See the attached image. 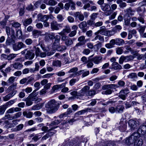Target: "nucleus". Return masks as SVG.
<instances>
[{
  "mask_svg": "<svg viewBox=\"0 0 146 146\" xmlns=\"http://www.w3.org/2000/svg\"><path fill=\"white\" fill-rule=\"evenodd\" d=\"M138 131L132 133L129 137L126 139L125 143L128 145L134 144L135 146H141L143 145V141L141 135Z\"/></svg>",
  "mask_w": 146,
  "mask_h": 146,
  "instance_id": "f257e3e1",
  "label": "nucleus"
},
{
  "mask_svg": "<svg viewBox=\"0 0 146 146\" xmlns=\"http://www.w3.org/2000/svg\"><path fill=\"white\" fill-rule=\"evenodd\" d=\"M47 113L49 114H52L55 113L59 107V104L54 100H52L49 101L45 104Z\"/></svg>",
  "mask_w": 146,
  "mask_h": 146,
  "instance_id": "f03ea898",
  "label": "nucleus"
},
{
  "mask_svg": "<svg viewBox=\"0 0 146 146\" xmlns=\"http://www.w3.org/2000/svg\"><path fill=\"white\" fill-rule=\"evenodd\" d=\"M118 87V86L115 84H111L110 85H105L103 86L102 89L104 90H106L105 91H103L102 93L107 95L110 94L112 92L111 89H115Z\"/></svg>",
  "mask_w": 146,
  "mask_h": 146,
  "instance_id": "7ed1b4c3",
  "label": "nucleus"
},
{
  "mask_svg": "<svg viewBox=\"0 0 146 146\" xmlns=\"http://www.w3.org/2000/svg\"><path fill=\"white\" fill-rule=\"evenodd\" d=\"M60 36L58 35H56L55 36V40L52 45V47L54 49L52 51H51L50 52H48L47 53L48 56H50L53 54L55 52V49L58 47L59 45V42L60 40Z\"/></svg>",
  "mask_w": 146,
  "mask_h": 146,
  "instance_id": "20e7f679",
  "label": "nucleus"
},
{
  "mask_svg": "<svg viewBox=\"0 0 146 146\" xmlns=\"http://www.w3.org/2000/svg\"><path fill=\"white\" fill-rule=\"evenodd\" d=\"M102 10L104 12L105 15L109 16L112 13L110 6L108 3H104L101 6Z\"/></svg>",
  "mask_w": 146,
  "mask_h": 146,
  "instance_id": "39448f33",
  "label": "nucleus"
},
{
  "mask_svg": "<svg viewBox=\"0 0 146 146\" xmlns=\"http://www.w3.org/2000/svg\"><path fill=\"white\" fill-rule=\"evenodd\" d=\"M129 127L131 131L135 130L137 129L139 125V122L133 119H130L128 122Z\"/></svg>",
  "mask_w": 146,
  "mask_h": 146,
  "instance_id": "423d86ee",
  "label": "nucleus"
},
{
  "mask_svg": "<svg viewBox=\"0 0 146 146\" xmlns=\"http://www.w3.org/2000/svg\"><path fill=\"white\" fill-rule=\"evenodd\" d=\"M134 59V56L132 55L127 56H121L120 58L119 62L120 64H122L123 62L125 61L126 62L132 60Z\"/></svg>",
  "mask_w": 146,
  "mask_h": 146,
  "instance_id": "0eeeda50",
  "label": "nucleus"
},
{
  "mask_svg": "<svg viewBox=\"0 0 146 146\" xmlns=\"http://www.w3.org/2000/svg\"><path fill=\"white\" fill-rule=\"evenodd\" d=\"M129 93L128 89L126 88L121 90L119 93V97L123 100H125L128 94Z\"/></svg>",
  "mask_w": 146,
  "mask_h": 146,
  "instance_id": "6e6552de",
  "label": "nucleus"
},
{
  "mask_svg": "<svg viewBox=\"0 0 146 146\" xmlns=\"http://www.w3.org/2000/svg\"><path fill=\"white\" fill-rule=\"evenodd\" d=\"M60 24L56 21H52L50 23V28L52 30H58L60 27Z\"/></svg>",
  "mask_w": 146,
  "mask_h": 146,
  "instance_id": "1a4fd4ad",
  "label": "nucleus"
},
{
  "mask_svg": "<svg viewBox=\"0 0 146 146\" xmlns=\"http://www.w3.org/2000/svg\"><path fill=\"white\" fill-rule=\"evenodd\" d=\"M38 45H40L42 50L45 52H44L40 53L38 56H40L41 58L45 57L46 56V52L50 50L49 48H46L44 44H40V43H39L37 45V46Z\"/></svg>",
  "mask_w": 146,
  "mask_h": 146,
  "instance_id": "9d476101",
  "label": "nucleus"
},
{
  "mask_svg": "<svg viewBox=\"0 0 146 146\" xmlns=\"http://www.w3.org/2000/svg\"><path fill=\"white\" fill-rule=\"evenodd\" d=\"M90 89V87L85 86L82 88L78 93V96H84L87 94V93Z\"/></svg>",
  "mask_w": 146,
  "mask_h": 146,
  "instance_id": "9b49d317",
  "label": "nucleus"
},
{
  "mask_svg": "<svg viewBox=\"0 0 146 146\" xmlns=\"http://www.w3.org/2000/svg\"><path fill=\"white\" fill-rule=\"evenodd\" d=\"M100 34L106 36L108 35V31L106 30L105 26H102L100 27V29L94 33L95 35Z\"/></svg>",
  "mask_w": 146,
  "mask_h": 146,
  "instance_id": "f8f14e48",
  "label": "nucleus"
},
{
  "mask_svg": "<svg viewBox=\"0 0 146 146\" xmlns=\"http://www.w3.org/2000/svg\"><path fill=\"white\" fill-rule=\"evenodd\" d=\"M25 45L21 42H19L17 44H15L13 46V49L14 51L18 50L21 48H25Z\"/></svg>",
  "mask_w": 146,
  "mask_h": 146,
  "instance_id": "ddd939ff",
  "label": "nucleus"
},
{
  "mask_svg": "<svg viewBox=\"0 0 146 146\" xmlns=\"http://www.w3.org/2000/svg\"><path fill=\"white\" fill-rule=\"evenodd\" d=\"M82 1L83 3L84 4L83 8L85 10L87 9L90 7V4H94L92 1L90 0H82Z\"/></svg>",
  "mask_w": 146,
  "mask_h": 146,
  "instance_id": "4468645a",
  "label": "nucleus"
},
{
  "mask_svg": "<svg viewBox=\"0 0 146 146\" xmlns=\"http://www.w3.org/2000/svg\"><path fill=\"white\" fill-rule=\"evenodd\" d=\"M64 28L61 32L58 33L59 35L63 36L64 35L65 33H68L71 32V28L69 25H66L64 27Z\"/></svg>",
  "mask_w": 146,
  "mask_h": 146,
  "instance_id": "2eb2a0df",
  "label": "nucleus"
},
{
  "mask_svg": "<svg viewBox=\"0 0 146 146\" xmlns=\"http://www.w3.org/2000/svg\"><path fill=\"white\" fill-rule=\"evenodd\" d=\"M35 56V54L32 50H28L25 54V57L26 59L31 60L34 58Z\"/></svg>",
  "mask_w": 146,
  "mask_h": 146,
  "instance_id": "dca6fc26",
  "label": "nucleus"
},
{
  "mask_svg": "<svg viewBox=\"0 0 146 146\" xmlns=\"http://www.w3.org/2000/svg\"><path fill=\"white\" fill-rule=\"evenodd\" d=\"M90 72L88 70H80L76 73V75L78 76L82 74V77H85L88 76Z\"/></svg>",
  "mask_w": 146,
  "mask_h": 146,
  "instance_id": "f3484780",
  "label": "nucleus"
},
{
  "mask_svg": "<svg viewBox=\"0 0 146 146\" xmlns=\"http://www.w3.org/2000/svg\"><path fill=\"white\" fill-rule=\"evenodd\" d=\"M37 18L39 20L42 22L47 21L49 18L48 15H44L41 14H39L37 16Z\"/></svg>",
  "mask_w": 146,
  "mask_h": 146,
  "instance_id": "a211bd4d",
  "label": "nucleus"
},
{
  "mask_svg": "<svg viewBox=\"0 0 146 146\" xmlns=\"http://www.w3.org/2000/svg\"><path fill=\"white\" fill-rule=\"evenodd\" d=\"M138 131L141 135H143L146 132V123L143 124L138 129Z\"/></svg>",
  "mask_w": 146,
  "mask_h": 146,
  "instance_id": "6ab92c4d",
  "label": "nucleus"
},
{
  "mask_svg": "<svg viewBox=\"0 0 146 146\" xmlns=\"http://www.w3.org/2000/svg\"><path fill=\"white\" fill-rule=\"evenodd\" d=\"M60 121H61L60 120H57L52 122L50 124V126L51 128L49 129L48 130V131H50L52 130V129H55L56 128L57 126L56 125L59 124Z\"/></svg>",
  "mask_w": 146,
  "mask_h": 146,
  "instance_id": "aec40b11",
  "label": "nucleus"
},
{
  "mask_svg": "<svg viewBox=\"0 0 146 146\" xmlns=\"http://www.w3.org/2000/svg\"><path fill=\"white\" fill-rule=\"evenodd\" d=\"M91 60L95 64H98L102 61V57L100 56H97L92 58Z\"/></svg>",
  "mask_w": 146,
  "mask_h": 146,
  "instance_id": "412c9836",
  "label": "nucleus"
},
{
  "mask_svg": "<svg viewBox=\"0 0 146 146\" xmlns=\"http://www.w3.org/2000/svg\"><path fill=\"white\" fill-rule=\"evenodd\" d=\"M11 66H13L14 68L17 70H21L22 69L23 65L22 63L19 62H15L14 64H12L11 65Z\"/></svg>",
  "mask_w": 146,
  "mask_h": 146,
  "instance_id": "4be33fe9",
  "label": "nucleus"
},
{
  "mask_svg": "<svg viewBox=\"0 0 146 146\" xmlns=\"http://www.w3.org/2000/svg\"><path fill=\"white\" fill-rule=\"evenodd\" d=\"M74 15L75 17L78 18L81 21H83L84 19V16L81 12H76L74 13Z\"/></svg>",
  "mask_w": 146,
  "mask_h": 146,
  "instance_id": "5701e85b",
  "label": "nucleus"
},
{
  "mask_svg": "<svg viewBox=\"0 0 146 146\" xmlns=\"http://www.w3.org/2000/svg\"><path fill=\"white\" fill-rule=\"evenodd\" d=\"M79 27L82 29L83 32H85L86 31V29H85L87 26L86 22V21H84L81 22L79 25Z\"/></svg>",
  "mask_w": 146,
  "mask_h": 146,
  "instance_id": "b1692460",
  "label": "nucleus"
},
{
  "mask_svg": "<svg viewBox=\"0 0 146 146\" xmlns=\"http://www.w3.org/2000/svg\"><path fill=\"white\" fill-rule=\"evenodd\" d=\"M69 146H81L78 139L72 140L69 143Z\"/></svg>",
  "mask_w": 146,
  "mask_h": 146,
  "instance_id": "393cba45",
  "label": "nucleus"
},
{
  "mask_svg": "<svg viewBox=\"0 0 146 146\" xmlns=\"http://www.w3.org/2000/svg\"><path fill=\"white\" fill-rule=\"evenodd\" d=\"M73 112L72 109L71 108H69L67 110V111L61 114L59 116L60 118H62L64 116H66L67 115L70 114Z\"/></svg>",
  "mask_w": 146,
  "mask_h": 146,
  "instance_id": "a878e982",
  "label": "nucleus"
},
{
  "mask_svg": "<svg viewBox=\"0 0 146 146\" xmlns=\"http://www.w3.org/2000/svg\"><path fill=\"white\" fill-rule=\"evenodd\" d=\"M112 68L115 70H119L121 69L122 67L121 65L119 64L116 62H113L112 64Z\"/></svg>",
  "mask_w": 146,
  "mask_h": 146,
  "instance_id": "bb28decb",
  "label": "nucleus"
},
{
  "mask_svg": "<svg viewBox=\"0 0 146 146\" xmlns=\"http://www.w3.org/2000/svg\"><path fill=\"white\" fill-rule=\"evenodd\" d=\"M36 90H34L28 96L29 98L32 100V101L36 99V96L38 95V94L36 93Z\"/></svg>",
  "mask_w": 146,
  "mask_h": 146,
  "instance_id": "cd10ccee",
  "label": "nucleus"
},
{
  "mask_svg": "<svg viewBox=\"0 0 146 146\" xmlns=\"http://www.w3.org/2000/svg\"><path fill=\"white\" fill-rule=\"evenodd\" d=\"M32 33L33 37L36 38L38 37L40 35L41 32L40 31L37 30H34L32 31Z\"/></svg>",
  "mask_w": 146,
  "mask_h": 146,
  "instance_id": "c85d7f7f",
  "label": "nucleus"
},
{
  "mask_svg": "<svg viewBox=\"0 0 146 146\" xmlns=\"http://www.w3.org/2000/svg\"><path fill=\"white\" fill-rule=\"evenodd\" d=\"M126 14L129 16V15L132 16L134 15V13L135 12V11L133 10L131 7L129 8L126 9Z\"/></svg>",
  "mask_w": 146,
  "mask_h": 146,
  "instance_id": "c756f323",
  "label": "nucleus"
},
{
  "mask_svg": "<svg viewBox=\"0 0 146 146\" xmlns=\"http://www.w3.org/2000/svg\"><path fill=\"white\" fill-rule=\"evenodd\" d=\"M78 70V68L76 67H74L68 71V73H74V74H71L70 75V76L71 77H73L74 76H75L76 75V73Z\"/></svg>",
  "mask_w": 146,
  "mask_h": 146,
  "instance_id": "7c9ffc66",
  "label": "nucleus"
},
{
  "mask_svg": "<svg viewBox=\"0 0 146 146\" xmlns=\"http://www.w3.org/2000/svg\"><path fill=\"white\" fill-rule=\"evenodd\" d=\"M125 43L124 40L120 38L116 39V44L118 45H122Z\"/></svg>",
  "mask_w": 146,
  "mask_h": 146,
  "instance_id": "2f4dec72",
  "label": "nucleus"
},
{
  "mask_svg": "<svg viewBox=\"0 0 146 146\" xmlns=\"http://www.w3.org/2000/svg\"><path fill=\"white\" fill-rule=\"evenodd\" d=\"M44 133L42 132L41 133V134H43ZM41 133H40L39 134H36L35 136L32 138V140L35 142H36L39 140L42 137V136L40 134Z\"/></svg>",
  "mask_w": 146,
  "mask_h": 146,
  "instance_id": "473e14b6",
  "label": "nucleus"
},
{
  "mask_svg": "<svg viewBox=\"0 0 146 146\" xmlns=\"http://www.w3.org/2000/svg\"><path fill=\"white\" fill-rule=\"evenodd\" d=\"M137 11L139 15L144 14L145 11V8L143 6L139 7L138 8Z\"/></svg>",
  "mask_w": 146,
  "mask_h": 146,
  "instance_id": "72a5a7b5",
  "label": "nucleus"
},
{
  "mask_svg": "<svg viewBox=\"0 0 146 146\" xmlns=\"http://www.w3.org/2000/svg\"><path fill=\"white\" fill-rule=\"evenodd\" d=\"M15 43V41L12 38L7 39L6 42V44L7 45H13V46Z\"/></svg>",
  "mask_w": 146,
  "mask_h": 146,
  "instance_id": "f704fd0d",
  "label": "nucleus"
},
{
  "mask_svg": "<svg viewBox=\"0 0 146 146\" xmlns=\"http://www.w3.org/2000/svg\"><path fill=\"white\" fill-rule=\"evenodd\" d=\"M24 127L23 124H21L17 126L15 128L13 129V131H17L21 130Z\"/></svg>",
  "mask_w": 146,
  "mask_h": 146,
  "instance_id": "c9c22d12",
  "label": "nucleus"
},
{
  "mask_svg": "<svg viewBox=\"0 0 146 146\" xmlns=\"http://www.w3.org/2000/svg\"><path fill=\"white\" fill-rule=\"evenodd\" d=\"M23 114L24 117H25L27 118H30L32 117L33 113L31 112H27L26 111H24L23 112Z\"/></svg>",
  "mask_w": 146,
  "mask_h": 146,
  "instance_id": "e433bc0d",
  "label": "nucleus"
},
{
  "mask_svg": "<svg viewBox=\"0 0 146 146\" xmlns=\"http://www.w3.org/2000/svg\"><path fill=\"white\" fill-rule=\"evenodd\" d=\"M127 127V123L125 122L124 123L120 125L119 129L121 131L124 132L126 130Z\"/></svg>",
  "mask_w": 146,
  "mask_h": 146,
  "instance_id": "4c0bfd02",
  "label": "nucleus"
},
{
  "mask_svg": "<svg viewBox=\"0 0 146 146\" xmlns=\"http://www.w3.org/2000/svg\"><path fill=\"white\" fill-rule=\"evenodd\" d=\"M116 112L118 113H121L123 112L124 109V107L122 105H119L116 107Z\"/></svg>",
  "mask_w": 146,
  "mask_h": 146,
  "instance_id": "58836bf2",
  "label": "nucleus"
},
{
  "mask_svg": "<svg viewBox=\"0 0 146 146\" xmlns=\"http://www.w3.org/2000/svg\"><path fill=\"white\" fill-rule=\"evenodd\" d=\"M16 100V99L12 100L6 102L5 104L4 105L6 106V108H7V107L10 106L12 105L15 102Z\"/></svg>",
  "mask_w": 146,
  "mask_h": 146,
  "instance_id": "ea45409f",
  "label": "nucleus"
},
{
  "mask_svg": "<svg viewBox=\"0 0 146 146\" xmlns=\"http://www.w3.org/2000/svg\"><path fill=\"white\" fill-rule=\"evenodd\" d=\"M46 38H49L50 39H53L55 38V33H47L46 34Z\"/></svg>",
  "mask_w": 146,
  "mask_h": 146,
  "instance_id": "a19ab883",
  "label": "nucleus"
},
{
  "mask_svg": "<svg viewBox=\"0 0 146 146\" xmlns=\"http://www.w3.org/2000/svg\"><path fill=\"white\" fill-rule=\"evenodd\" d=\"M17 84L16 82L13 83L8 88L7 90L9 91L14 90L17 88Z\"/></svg>",
  "mask_w": 146,
  "mask_h": 146,
  "instance_id": "79ce46f5",
  "label": "nucleus"
},
{
  "mask_svg": "<svg viewBox=\"0 0 146 146\" xmlns=\"http://www.w3.org/2000/svg\"><path fill=\"white\" fill-rule=\"evenodd\" d=\"M22 115V112H19L13 115L11 117V119H17Z\"/></svg>",
  "mask_w": 146,
  "mask_h": 146,
  "instance_id": "37998d69",
  "label": "nucleus"
},
{
  "mask_svg": "<svg viewBox=\"0 0 146 146\" xmlns=\"http://www.w3.org/2000/svg\"><path fill=\"white\" fill-rule=\"evenodd\" d=\"M127 77L129 78L134 79L137 78V74L133 72L129 74V75L127 76Z\"/></svg>",
  "mask_w": 146,
  "mask_h": 146,
  "instance_id": "c03bdc74",
  "label": "nucleus"
},
{
  "mask_svg": "<svg viewBox=\"0 0 146 146\" xmlns=\"http://www.w3.org/2000/svg\"><path fill=\"white\" fill-rule=\"evenodd\" d=\"M52 65L54 66L60 67L61 65V62L60 61L58 60L54 61L52 62Z\"/></svg>",
  "mask_w": 146,
  "mask_h": 146,
  "instance_id": "a18cd8bd",
  "label": "nucleus"
},
{
  "mask_svg": "<svg viewBox=\"0 0 146 146\" xmlns=\"http://www.w3.org/2000/svg\"><path fill=\"white\" fill-rule=\"evenodd\" d=\"M88 111V108L84 110H81V111H79L76 113L75 114V115L77 116L78 115H82L84 113H86Z\"/></svg>",
  "mask_w": 146,
  "mask_h": 146,
  "instance_id": "49530a36",
  "label": "nucleus"
},
{
  "mask_svg": "<svg viewBox=\"0 0 146 146\" xmlns=\"http://www.w3.org/2000/svg\"><path fill=\"white\" fill-rule=\"evenodd\" d=\"M32 21L31 18L26 19L23 22V25L25 26H27L28 25L31 24Z\"/></svg>",
  "mask_w": 146,
  "mask_h": 146,
  "instance_id": "de8ad7c7",
  "label": "nucleus"
},
{
  "mask_svg": "<svg viewBox=\"0 0 146 146\" xmlns=\"http://www.w3.org/2000/svg\"><path fill=\"white\" fill-rule=\"evenodd\" d=\"M126 16H124V23L125 25H128L130 23V17L129 16H128L127 18H125Z\"/></svg>",
  "mask_w": 146,
  "mask_h": 146,
  "instance_id": "09e8293b",
  "label": "nucleus"
},
{
  "mask_svg": "<svg viewBox=\"0 0 146 146\" xmlns=\"http://www.w3.org/2000/svg\"><path fill=\"white\" fill-rule=\"evenodd\" d=\"M6 106L4 105L0 106V115L3 114L6 110Z\"/></svg>",
  "mask_w": 146,
  "mask_h": 146,
  "instance_id": "8fccbe9b",
  "label": "nucleus"
},
{
  "mask_svg": "<svg viewBox=\"0 0 146 146\" xmlns=\"http://www.w3.org/2000/svg\"><path fill=\"white\" fill-rule=\"evenodd\" d=\"M73 43V41L72 39L70 38H67L66 41L65 42V44L67 46H70Z\"/></svg>",
  "mask_w": 146,
  "mask_h": 146,
  "instance_id": "3c124183",
  "label": "nucleus"
},
{
  "mask_svg": "<svg viewBox=\"0 0 146 146\" xmlns=\"http://www.w3.org/2000/svg\"><path fill=\"white\" fill-rule=\"evenodd\" d=\"M56 18L58 22H62L64 19V17L61 14H58L56 16Z\"/></svg>",
  "mask_w": 146,
  "mask_h": 146,
  "instance_id": "603ef678",
  "label": "nucleus"
},
{
  "mask_svg": "<svg viewBox=\"0 0 146 146\" xmlns=\"http://www.w3.org/2000/svg\"><path fill=\"white\" fill-rule=\"evenodd\" d=\"M15 77L14 76L10 77L7 80V82L9 84H11L13 83L15 79Z\"/></svg>",
  "mask_w": 146,
  "mask_h": 146,
  "instance_id": "864d4df0",
  "label": "nucleus"
},
{
  "mask_svg": "<svg viewBox=\"0 0 146 146\" xmlns=\"http://www.w3.org/2000/svg\"><path fill=\"white\" fill-rule=\"evenodd\" d=\"M144 14H142L141 15H139V16L137 18L138 20L142 23H144Z\"/></svg>",
  "mask_w": 146,
  "mask_h": 146,
  "instance_id": "5fc2aeb1",
  "label": "nucleus"
},
{
  "mask_svg": "<svg viewBox=\"0 0 146 146\" xmlns=\"http://www.w3.org/2000/svg\"><path fill=\"white\" fill-rule=\"evenodd\" d=\"M124 48L127 50L124 51V53L125 54H128L129 52H131L132 50L131 48L128 45L125 46Z\"/></svg>",
  "mask_w": 146,
  "mask_h": 146,
  "instance_id": "6e6d98bb",
  "label": "nucleus"
},
{
  "mask_svg": "<svg viewBox=\"0 0 146 146\" xmlns=\"http://www.w3.org/2000/svg\"><path fill=\"white\" fill-rule=\"evenodd\" d=\"M19 121L18 120L15 119L13 120L10 124V127H14L18 124L17 121Z\"/></svg>",
  "mask_w": 146,
  "mask_h": 146,
  "instance_id": "4d7b16f0",
  "label": "nucleus"
},
{
  "mask_svg": "<svg viewBox=\"0 0 146 146\" xmlns=\"http://www.w3.org/2000/svg\"><path fill=\"white\" fill-rule=\"evenodd\" d=\"M32 88L31 87H28L25 89H23L22 90L23 91H25L27 94L31 92L32 91Z\"/></svg>",
  "mask_w": 146,
  "mask_h": 146,
  "instance_id": "13d9d810",
  "label": "nucleus"
},
{
  "mask_svg": "<svg viewBox=\"0 0 146 146\" xmlns=\"http://www.w3.org/2000/svg\"><path fill=\"white\" fill-rule=\"evenodd\" d=\"M57 3V2L54 0H50L48 3H46V4L51 6H54Z\"/></svg>",
  "mask_w": 146,
  "mask_h": 146,
  "instance_id": "bf43d9fd",
  "label": "nucleus"
},
{
  "mask_svg": "<svg viewBox=\"0 0 146 146\" xmlns=\"http://www.w3.org/2000/svg\"><path fill=\"white\" fill-rule=\"evenodd\" d=\"M17 55L14 54H10L7 56V59L9 60H11L16 57Z\"/></svg>",
  "mask_w": 146,
  "mask_h": 146,
  "instance_id": "052dcab7",
  "label": "nucleus"
},
{
  "mask_svg": "<svg viewBox=\"0 0 146 146\" xmlns=\"http://www.w3.org/2000/svg\"><path fill=\"white\" fill-rule=\"evenodd\" d=\"M66 49V47L64 45L58 46L56 49L57 50L60 51H62Z\"/></svg>",
  "mask_w": 146,
  "mask_h": 146,
  "instance_id": "680f3d73",
  "label": "nucleus"
},
{
  "mask_svg": "<svg viewBox=\"0 0 146 146\" xmlns=\"http://www.w3.org/2000/svg\"><path fill=\"white\" fill-rule=\"evenodd\" d=\"M125 82L124 81L122 80H119V81L117 83L118 85H117L118 87H123L124 85H125Z\"/></svg>",
  "mask_w": 146,
  "mask_h": 146,
  "instance_id": "e2e57ef3",
  "label": "nucleus"
},
{
  "mask_svg": "<svg viewBox=\"0 0 146 146\" xmlns=\"http://www.w3.org/2000/svg\"><path fill=\"white\" fill-rule=\"evenodd\" d=\"M116 52L117 54H120L123 52V49L122 47H120L117 48L116 49Z\"/></svg>",
  "mask_w": 146,
  "mask_h": 146,
  "instance_id": "0e129e2a",
  "label": "nucleus"
},
{
  "mask_svg": "<svg viewBox=\"0 0 146 146\" xmlns=\"http://www.w3.org/2000/svg\"><path fill=\"white\" fill-rule=\"evenodd\" d=\"M21 26V24L17 22H15L12 23V26L15 28H18Z\"/></svg>",
  "mask_w": 146,
  "mask_h": 146,
  "instance_id": "69168bd1",
  "label": "nucleus"
},
{
  "mask_svg": "<svg viewBox=\"0 0 146 146\" xmlns=\"http://www.w3.org/2000/svg\"><path fill=\"white\" fill-rule=\"evenodd\" d=\"M34 47L35 48V55L36 56H39L40 53V50L39 48L38 47H36L35 46Z\"/></svg>",
  "mask_w": 146,
  "mask_h": 146,
  "instance_id": "338daca9",
  "label": "nucleus"
},
{
  "mask_svg": "<svg viewBox=\"0 0 146 146\" xmlns=\"http://www.w3.org/2000/svg\"><path fill=\"white\" fill-rule=\"evenodd\" d=\"M11 98V95L9 94L6 96L3 97V99L4 101H7L9 100Z\"/></svg>",
  "mask_w": 146,
  "mask_h": 146,
  "instance_id": "774afa93",
  "label": "nucleus"
}]
</instances>
